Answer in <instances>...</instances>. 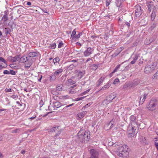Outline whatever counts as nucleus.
<instances>
[{
    "label": "nucleus",
    "mask_w": 158,
    "mask_h": 158,
    "mask_svg": "<svg viewBox=\"0 0 158 158\" xmlns=\"http://www.w3.org/2000/svg\"><path fill=\"white\" fill-rule=\"evenodd\" d=\"M83 130H81L77 134V136L79 138L82 139L80 141L82 143H86L89 140L90 138V132L88 131H86L84 135L82 134Z\"/></svg>",
    "instance_id": "obj_1"
},
{
    "label": "nucleus",
    "mask_w": 158,
    "mask_h": 158,
    "mask_svg": "<svg viewBox=\"0 0 158 158\" xmlns=\"http://www.w3.org/2000/svg\"><path fill=\"white\" fill-rule=\"evenodd\" d=\"M140 126V124L138 123L131 125V127H129L128 129V133L130 135V137H134L137 133L138 132L139 126Z\"/></svg>",
    "instance_id": "obj_2"
},
{
    "label": "nucleus",
    "mask_w": 158,
    "mask_h": 158,
    "mask_svg": "<svg viewBox=\"0 0 158 158\" xmlns=\"http://www.w3.org/2000/svg\"><path fill=\"white\" fill-rule=\"evenodd\" d=\"M128 146L125 145H123L120 148L119 152L118 154V155L121 157H127L128 156Z\"/></svg>",
    "instance_id": "obj_3"
},
{
    "label": "nucleus",
    "mask_w": 158,
    "mask_h": 158,
    "mask_svg": "<svg viewBox=\"0 0 158 158\" xmlns=\"http://www.w3.org/2000/svg\"><path fill=\"white\" fill-rule=\"evenodd\" d=\"M157 105V100L155 99H151L147 108L151 111L154 110L156 109V106Z\"/></svg>",
    "instance_id": "obj_4"
},
{
    "label": "nucleus",
    "mask_w": 158,
    "mask_h": 158,
    "mask_svg": "<svg viewBox=\"0 0 158 158\" xmlns=\"http://www.w3.org/2000/svg\"><path fill=\"white\" fill-rule=\"evenodd\" d=\"M155 69V67L152 64L149 63L145 67L144 72L146 73H148Z\"/></svg>",
    "instance_id": "obj_5"
},
{
    "label": "nucleus",
    "mask_w": 158,
    "mask_h": 158,
    "mask_svg": "<svg viewBox=\"0 0 158 158\" xmlns=\"http://www.w3.org/2000/svg\"><path fill=\"white\" fill-rule=\"evenodd\" d=\"M90 156L89 158H99V152L96 149H90Z\"/></svg>",
    "instance_id": "obj_6"
},
{
    "label": "nucleus",
    "mask_w": 158,
    "mask_h": 158,
    "mask_svg": "<svg viewBox=\"0 0 158 158\" xmlns=\"http://www.w3.org/2000/svg\"><path fill=\"white\" fill-rule=\"evenodd\" d=\"M94 49L93 48L88 47L84 52L83 55L85 57H87L90 56L93 52Z\"/></svg>",
    "instance_id": "obj_7"
},
{
    "label": "nucleus",
    "mask_w": 158,
    "mask_h": 158,
    "mask_svg": "<svg viewBox=\"0 0 158 158\" xmlns=\"http://www.w3.org/2000/svg\"><path fill=\"white\" fill-rule=\"evenodd\" d=\"M135 15L136 17H139L142 13V10L139 5H137L135 6Z\"/></svg>",
    "instance_id": "obj_8"
},
{
    "label": "nucleus",
    "mask_w": 158,
    "mask_h": 158,
    "mask_svg": "<svg viewBox=\"0 0 158 158\" xmlns=\"http://www.w3.org/2000/svg\"><path fill=\"white\" fill-rule=\"evenodd\" d=\"M148 8L149 13L151 12L152 10V11L156 10V7L152 2H150L148 3Z\"/></svg>",
    "instance_id": "obj_9"
},
{
    "label": "nucleus",
    "mask_w": 158,
    "mask_h": 158,
    "mask_svg": "<svg viewBox=\"0 0 158 158\" xmlns=\"http://www.w3.org/2000/svg\"><path fill=\"white\" fill-rule=\"evenodd\" d=\"M85 71L84 70L82 71L79 70H76L75 71V73L76 75L78 77V78L80 79L83 77L84 74H85Z\"/></svg>",
    "instance_id": "obj_10"
},
{
    "label": "nucleus",
    "mask_w": 158,
    "mask_h": 158,
    "mask_svg": "<svg viewBox=\"0 0 158 158\" xmlns=\"http://www.w3.org/2000/svg\"><path fill=\"white\" fill-rule=\"evenodd\" d=\"M39 52L37 51L31 52H30L28 54L29 58L39 56Z\"/></svg>",
    "instance_id": "obj_11"
},
{
    "label": "nucleus",
    "mask_w": 158,
    "mask_h": 158,
    "mask_svg": "<svg viewBox=\"0 0 158 158\" xmlns=\"http://www.w3.org/2000/svg\"><path fill=\"white\" fill-rule=\"evenodd\" d=\"M148 96V94L146 93H145L143 95H142L141 96L140 101L139 102V104L142 105L143 102L145 101V100L147 98Z\"/></svg>",
    "instance_id": "obj_12"
},
{
    "label": "nucleus",
    "mask_w": 158,
    "mask_h": 158,
    "mask_svg": "<svg viewBox=\"0 0 158 158\" xmlns=\"http://www.w3.org/2000/svg\"><path fill=\"white\" fill-rule=\"evenodd\" d=\"M20 7L18 9L17 13L19 14H21L22 12L24 11V8L23 6L21 5H19L14 7L13 8L14 9H16L17 8Z\"/></svg>",
    "instance_id": "obj_13"
},
{
    "label": "nucleus",
    "mask_w": 158,
    "mask_h": 158,
    "mask_svg": "<svg viewBox=\"0 0 158 158\" xmlns=\"http://www.w3.org/2000/svg\"><path fill=\"white\" fill-rule=\"evenodd\" d=\"M32 64V59H30L29 58L28 60L24 64L25 67L29 68L31 66Z\"/></svg>",
    "instance_id": "obj_14"
},
{
    "label": "nucleus",
    "mask_w": 158,
    "mask_h": 158,
    "mask_svg": "<svg viewBox=\"0 0 158 158\" xmlns=\"http://www.w3.org/2000/svg\"><path fill=\"white\" fill-rule=\"evenodd\" d=\"M53 105L54 109L58 108L62 106L61 103L59 102H54Z\"/></svg>",
    "instance_id": "obj_15"
},
{
    "label": "nucleus",
    "mask_w": 158,
    "mask_h": 158,
    "mask_svg": "<svg viewBox=\"0 0 158 158\" xmlns=\"http://www.w3.org/2000/svg\"><path fill=\"white\" fill-rule=\"evenodd\" d=\"M130 124H133L135 123H138L136 121V117L135 116L132 115L130 117Z\"/></svg>",
    "instance_id": "obj_16"
},
{
    "label": "nucleus",
    "mask_w": 158,
    "mask_h": 158,
    "mask_svg": "<svg viewBox=\"0 0 158 158\" xmlns=\"http://www.w3.org/2000/svg\"><path fill=\"white\" fill-rule=\"evenodd\" d=\"M10 57L11 58V60L12 62H16L18 60H19L20 58V55H16L14 57H12L10 56Z\"/></svg>",
    "instance_id": "obj_17"
},
{
    "label": "nucleus",
    "mask_w": 158,
    "mask_h": 158,
    "mask_svg": "<svg viewBox=\"0 0 158 158\" xmlns=\"http://www.w3.org/2000/svg\"><path fill=\"white\" fill-rule=\"evenodd\" d=\"M29 58V57H27L25 56H23L20 57L19 59L20 61L22 63L26 62L27 60H28V58Z\"/></svg>",
    "instance_id": "obj_18"
},
{
    "label": "nucleus",
    "mask_w": 158,
    "mask_h": 158,
    "mask_svg": "<svg viewBox=\"0 0 158 158\" xmlns=\"http://www.w3.org/2000/svg\"><path fill=\"white\" fill-rule=\"evenodd\" d=\"M111 82H108L106 85H105L100 89L99 91L102 90H105L107 89H108L111 86Z\"/></svg>",
    "instance_id": "obj_19"
},
{
    "label": "nucleus",
    "mask_w": 158,
    "mask_h": 158,
    "mask_svg": "<svg viewBox=\"0 0 158 158\" xmlns=\"http://www.w3.org/2000/svg\"><path fill=\"white\" fill-rule=\"evenodd\" d=\"M86 113V111L81 112L77 114L78 117L80 118H81L85 116Z\"/></svg>",
    "instance_id": "obj_20"
},
{
    "label": "nucleus",
    "mask_w": 158,
    "mask_h": 158,
    "mask_svg": "<svg viewBox=\"0 0 158 158\" xmlns=\"http://www.w3.org/2000/svg\"><path fill=\"white\" fill-rule=\"evenodd\" d=\"M63 71V69L62 68H60L57 69L54 73L55 75L56 76H58Z\"/></svg>",
    "instance_id": "obj_21"
},
{
    "label": "nucleus",
    "mask_w": 158,
    "mask_h": 158,
    "mask_svg": "<svg viewBox=\"0 0 158 158\" xmlns=\"http://www.w3.org/2000/svg\"><path fill=\"white\" fill-rule=\"evenodd\" d=\"M134 87L135 86L134 85V84H133L132 82H131L129 83L126 84L123 87V88L125 89L128 87H129V88H130Z\"/></svg>",
    "instance_id": "obj_22"
},
{
    "label": "nucleus",
    "mask_w": 158,
    "mask_h": 158,
    "mask_svg": "<svg viewBox=\"0 0 158 158\" xmlns=\"http://www.w3.org/2000/svg\"><path fill=\"white\" fill-rule=\"evenodd\" d=\"M110 125L111 128L115 126L116 124V120L114 118H113L111 121L108 122Z\"/></svg>",
    "instance_id": "obj_23"
},
{
    "label": "nucleus",
    "mask_w": 158,
    "mask_h": 158,
    "mask_svg": "<svg viewBox=\"0 0 158 158\" xmlns=\"http://www.w3.org/2000/svg\"><path fill=\"white\" fill-rule=\"evenodd\" d=\"M105 79L104 77H102L98 80V81L97 82V86H99L104 81V80Z\"/></svg>",
    "instance_id": "obj_24"
},
{
    "label": "nucleus",
    "mask_w": 158,
    "mask_h": 158,
    "mask_svg": "<svg viewBox=\"0 0 158 158\" xmlns=\"http://www.w3.org/2000/svg\"><path fill=\"white\" fill-rule=\"evenodd\" d=\"M106 98L107 100V101L110 103L112 101L114 98L115 97H112V95H110L107 97Z\"/></svg>",
    "instance_id": "obj_25"
},
{
    "label": "nucleus",
    "mask_w": 158,
    "mask_h": 158,
    "mask_svg": "<svg viewBox=\"0 0 158 158\" xmlns=\"http://www.w3.org/2000/svg\"><path fill=\"white\" fill-rule=\"evenodd\" d=\"M78 64V63L75 64V65L71 64H70L68 68L67 69L69 70H72L75 67L77 66Z\"/></svg>",
    "instance_id": "obj_26"
},
{
    "label": "nucleus",
    "mask_w": 158,
    "mask_h": 158,
    "mask_svg": "<svg viewBox=\"0 0 158 158\" xmlns=\"http://www.w3.org/2000/svg\"><path fill=\"white\" fill-rule=\"evenodd\" d=\"M156 10L152 11V13L151 15V20L153 21L154 20L156 16Z\"/></svg>",
    "instance_id": "obj_27"
},
{
    "label": "nucleus",
    "mask_w": 158,
    "mask_h": 158,
    "mask_svg": "<svg viewBox=\"0 0 158 158\" xmlns=\"http://www.w3.org/2000/svg\"><path fill=\"white\" fill-rule=\"evenodd\" d=\"M110 124L109 123H106L104 125V128L106 130H108L111 128V127L109 126Z\"/></svg>",
    "instance_id": "obj_28"
},
{
    "label": "nucleus",
    "mask_w": 158,
    "mask_h": 158,
    "mask_svg": "<svg viewBox=\"0 0 158 158\" xmlns=\"http://www.w3.org/2000/svg\"><path fill=\"white\" fill-rule=\"evenodd\" d=\"M56 75L53 73L52 75L50 77V80L52 81H54L56 78Z\"/></svg>",
    "instance_id": "obj_29"
},
{
    "label": "nucleus",
    "mask_w": 158,
    "mask_h": 158,
    "mask_svg": "<svg viewBox=\"0 0 158 158\" xmlns=\"http://www.w3.org/2000/svg\"><path fill=\"white\" fill-rule=\"evenodd\" d=\"M63 85L62 84H60L57 85L56 87V90L58 91H61L62 90Z\"/></svg>",
    "instance_id": "obj_30"
},
{
    "label": "nucleus",
    "mask_w": 158,
    "mask_h": 158,
    "mask_svg": "<svg viewBox=\"0 0 158 158\" xmlns=\"http://www.w3.org/2000/svg\"><path fill=\"white\" fill-rule=\"evenodd\" d=\"M76 29H75L72 31L71 35V37L74 39H75V36L76 35Z\"/></svg>",
    "instance_id": "obj_31"
},
{
    "label": "nucleus",
    "mask_w": 158,
    "mask_h": 158,
    "mask_svg": "<svg viewBox=\"0 0 158 158\" xmlns=\"http://www.w3.org/2000/svg\"><path fill=\"white\" fill-rule=\"evenodd\" d=\"M76 86V85H74L73 86H72L71 87L73 89H71L70 90V91L69 92L70 93L73 94H75L76 93V91L75 90H74L73 89V88Z\"/></svg>",
    "instance_id": "obj_32"
},
{
    "label": "nucleus",
    "mask_w": 158,
    "mask_h": 158,
    "mask_svg": "<svg viewBox=\"0 0 158 158\" xmlns=\"http://www.w3.org/2000/svg\"><path fill=\"white\" fill-rule=\"evenodd\" d=\"M59 127H54L50 129V131L52 132H55L57 130Z\"/></svg>",
    "instance_id": "obj_33"
},
{
    "label": "nucleus",
    "mask_w": 158,
    "mask_h": 158,
    "mask_svg": "<svg viewBox=\"0 0 158 158\" xmlns=\"http://www.w3.org/2000/svg\"><path fill=\"white\" fill-rule=\"evenodd\" d=\"M98 65L97 64H94L91 66V68L94 70H96L98 68Z\"/></svg>",
    "instance_id": "obj_34"
},
{
    "label": "nucleus",
    "mask_w": 158,
    "mask_h": 158,
    "mask_svg": "<svg viewBox=\"0 0 158 158\" xmlns=\"http://www.w3.org/2000/svg\"><path fill=\"white\" fill-rule=\"evenodd\" d=\"M116 6L117 7H119L121 4V1L119 0H117L115 2Z\"/></svg>",
    "instance_id": "obj_35"
},
{
    "label": "nucleus",
    "mask_w": 158,
    "mask_h": 158,
    "mask_svg": "<svg viewBox=\"0 0 158 158\" xmlns=\"http://www.w3.org/2000/svg\"><path fill=\"white\" fill-rule=\"evenodd\" d=\"M2 19L4 22H6L7 21L8 19V17L7 16V15L6 14V15H4L3 16Z\"/></svg>",
    "instance_id": "obj_36"
},
{
    "label": "nucleus",
    "mask_w": 158,
    "mask_h": 158,
    "mask_svg": "<svg viewBox=\"0 0 158 158\" xmlns=\"http://www.w3.org/2000/svg\"><path fill=\"white\" fill-rule=\"evenodd\" d=\"M124 62H123L121 64H118V65H117L116 67H115V69H114V71H113V73H115V72H116L117 71V70L119 69V68H120V66L122 64H123Z\"/></svg>",
    "instance_id": "obj_37"
},
{
    "label": "nucleus",
    "mask_w": 158,
    "mask_h": 158,
    "mask_svg": "<svg viewBox=\"0 0 158 158\" xmlns=\"http://www.w3.org/2000/svg\"><path fill=\"white\" fill-rule=\"evenodd\" d=\"M60 61V59L59 57H56L53 60V62L55 64L58 62Z\"/></svg>",
    "instance_id": "obj_38"
},
{
    "label": "nucleus",
    "mask_w": 158,
    "mask_h": 158,
    "mask_svg": "<svg viewBox=\"0 0 158 158\" xmlns=\"http://www.w3.org/2000/svg\"><path fill=\"white\" fill-rule=\"evenodd\" d=\"M56 43H54L50 45L49 47L50 48L52 49H53L56 48Z\"/></svg>",
    "instance_id": "obj_39"
},
{
    "label": "nucleus",
    "mask_w": 158,
    "mask_h": 158,
    "mask_svg": "<svg viewBox=\"0 0 158 158\" xmlns=\"http://www.w3.org/2000/svg\"><path fill=\"white\" fill-rule=\"evenodd\" d=\"M138 57L139 56L138 55H134L132 58L133 60L135 62L138 59Z\"/></svg>",
    "instance_id": "obj_40"
},
{
    "label": "nucleus",
    "mask_w": 158,
    "mask_h": 158,
    "mask_svg": "<svg viewBox=\"0 0 158 158\" xmlns=\"http://www.w3.org/2000/svg\"><path fill=\"white\" fill-rule=\"evenodd\" d=\"M82 34V33L81 32H78V34L75 36V39L76 40L79 38Z\"/></svg>",
    "instance_id": "obj_41"
},
{
    "label": "nucleus",
    "mask_w": 158,
    "mask_h": 158,
    "mask_svg": "<svg viewBox=\"0 0 158 158\" xmlns=\"http://www.w3.org/2000/svg\"><path fill=\"white\" fill-rule=\"evenodd\" d=\"M11 31L10 29L9 28H6L5 33L6 35L10 34V32Z\"/></svg>",
    "instance_id": "obj_42"
},
{
    "label": "nucleus",
    "mask_w": 158,
    "mask_h": 158,
    "mask_svg": "<svg viewBox=\"0 0 158 158\" xmlns=\"http://www.w3.org/2000/svg\"><path fill=\"white\" fill-rule=\"evenodd\" d=\"M158 78V71L153 75L152 77L153 79H157Z\"/></svg>",
    "instance_id": "obj_43"
},
{
    "label": "nucleus",
    "mask_w": 158,
    "mask_h": 158,
    "mask_svg": "<svg viewBox=\"0 0 158 158\" xmlns=\"http://www.w3.org/2000/svg\"><path fill=\"white\" fill-rule=\"evenodd\" d=\"M109 103H110V102L107 101L106 98L102 102V103H103V105H107Z\"/></svg>",
    "instance_id": "obj_44"
},
{
    "label": "nucleus",
    "mask_w": 158,
    "mask_h": 158,
    "mask_svg": "<svg viewBox=\"0 0 158 158\" xmlns=\"http://www.w3.org/2000/svg\"><path fill=\"white\" fill-rule=\"evenodd\" d=\"M147 39H146V40L145 41V43L146 45H148V44L151 43L152 42H153V40H152V39H149V42L148 43L147 42Z\"/></svg>",
    "instance_id": "obj_45"
},
{
    "label": "nucleus",
    "mask_w": 158,
    "mask_h": 158,
    "mask_svg": "<svg viewBox=\"0 0 158 158\" xmlns=\"http://www.w3.org/2000/svg\"><path fill=\"white\" fill-rule=\"evenodd\" d=\"M9 72L10 74H11L12 75H14L16 74L15 72L13 70H10Z\"/></svg>",
    "instance_id": "obj_46"
},
{
    "label": "nucleus",
    "mask_w": 158,
    "mask_h": 158,
    "mask_svg": "<svg viewBox=\"0 0 158 158\" xmlns=\"http://www.w3.org/2000/svg\"><path fill=\"white\" fill-rule=\"evenodd\" d=\"M64 44L63 42L62 41H60L58 44V48H60L62 47L63 46V45Z\"/></svg>",
    "instance_id": "obj_47"
},
{
    "label": "nucleus",
    "mask_w": 158,
    "mask_h": 158,
    "mask_svg": "<svg viewBox=\"0 0 158 158\" xmlns=\"http://www.w3.org/2000/svg\"><path fill=\"white\" fill-rule=\"evenodd\" d=\"M10 97L12 98L16 99L18 97V96L17 95H14L11 96Z\"/></svg>",
    "instance_id": "obj_48"
},
{
    "label": "nucleus",
    "mask_w": 158,
    "mask_h": 158,
    "mask_svg": "<svg viewBox=\"0 0 158 158\" xmlns=\"http://www.w3.org/2000/svg\"><path fill=\"white\" fill-rule=\"evenodd\" d=\"M111 2V0H107L106 1V6H108Z\"/></svg>",
    "instance_id": "obj_49"
},
{
    "label": "nucleus",
    "mask_w": 158,
    "mask_h": 158,
    "mask_svg": "<svg viewBox=\"0 0 158 158\" xmlns=\"http://www.w3.org/2000/svg\"><path fill=\"white\" fill-rule=\"evenodd\" d=\"M61 131H58V133L56 134L54 136V138L55 139H56L57 137V136H59L60 134Z\"/></svg>",
    "instance_id": "obj_50"
},
{
    "label": "nucleus",
    "mask_w": 158,
    "mask_h": 158,
    "mask_svg": "<svg viewBox=\"0 0 158 158\" xmlns=\"http://www.w3.org/2000/svg\"><path fill=\"white\" fill-rule=\"evenodd\" d=\"M61 131H58V133L56 134L54 136V138L55 139H56L57 137V136H59L60 134Z\"/></svg>",
    "instance_id": "obj_51"
},
{
    "label": "nucleus",
    "mask_w": 158,
    "mask_h": 158,
    "mask_svg": "<svg viewBox=\"0 0 158 158\" xmlns=\"http://www.w3.org/2000/svg\"><path fill=\"white\" fill-rule=\"evenodd\" d=\"M119 80L118 78H116L115 79L113 82V84L115 85L116 84L117 82H119Z\"/></svg>",
    "instance_id": "obj_52"
},
{
    "label": "nucleus",
    "mask_w": 158,
    "mask_h": 158,
    "mask_svg": "<svg viewBox=\"0 0 158 158\" xmlns=\"http://www.w3.org/2000/svg\"><path fill=\"white\" fill-rule=\"evenodd\" d=\"M155 145L156 148L158 150V140H156L155 143Z\"/></svg>",
    "instance_id": "obj_53"
},
{
    "label": "nucleus",
    "mask_w": 158,
    "mask_h": 158,
    "mask_svg": "<svg viewBox=\"0 0 158 158\" xmlns=\"http://www.w3.org/2000/svg\"><path fill=\"white\" fill-rule=\"evenodd\" d=\"M10 71H9L8 70H5L3 72V73L4 74H10Z\"/></svg>",
    "instance_id": "obj_54"
},
{
    "label": "nucleus",
    "mask_w": 158,
    "mask_h": 158,
    "mask_svg": "<svg viewBox=\"0 0 158 158\" xmlns=\"http://www.w3.org/2000/svg\"><path fill=\"white\" fill-rule=\"evenodd\" d=\"M19 131V129H17L15 130L12 131V133H16L18 132Z\"/></svg>",
    "instance_id": "obj_55"
},
{
    "label": "nucleus",
    "mask_w": 158,
    "mask_h": 158,
    "mask_svg": "<svg viewBox=\"0 0 158 158\" xmlns=\"http://www.w3.org/2000/svg\"><path fill=\"white\" fill-rule=\"evenodd\" d=\"M68 81L69 83H72V84L74 83V81H73L71 79H69L68 80Z\"/></svg>",
    "instance_id": "obj_56"
},
{
    "label": "nucleus",
    "mask_w": 158,
    "mask_h": 158,
    "mask_svg": "<svg viewBox=\"0 0 158 158\" xmlns=\"http://www.w3.org/2000/svg\"><path fill=\"white\" fill-rule=\"evenodd\" d=\"M126 26H127L128 27H129L130 26V24L128 22H124Z\"/></svg>",
    "instance_id": "obj_57"
},
{
    "label": "nucleus",
    "mask_w": 158,
    "mask_h": 158,
    "mask_svg": "<svg viewBox=\"0 0 158 158\" xmlns=\"http://www.w3.org/2000/svg\"><path fill=\"white\" fill-rule=\"evenodd\" d=\"M156 26V23H154L151 26V27L152 29H154Z\"/></svg>",
    "instance_id": "obj_58"
},
{
    "label": "nucleus",
    "mask_w": 158,
    "mask_h": 158,
    "mask_svg": "<svg viewBox=\"0 0 158 158\" xmlns=\"http://www.w3.org/2000/svg\"><path fill=\"white\" fill-rule=\"evenodd\" d=\"M5 91L8 92H12V89L10 88H9V89L6 88L5 89Z\"/></svg>",
    "instance_id": "obj_59"
},
{
    "label": "nucleus",
    "mask_w": 158,
    "mask_h": 158,
    "mask_svg": "<svg viewBox=\"0 0 158 158\" xmlns=\"http://www.w3.org/2000/svg\"><path fill=\"white\" fill-rule=\"evenodd\" d=\"M133 84H134V86H135L137 85H138L139 83L138 81H135L134 82H132Z\"/></svg>",
    "instance_id": "obj_60"
},
{
    "label": "nucleus",
    "mask_w": 158,
    "mask_h": 158,
    "mask_svg": "<svg viewBox=\"0 0 158 158\" xmlns=\"http://www.w3.org/2000/svg\"><path fill=\"white\" fill-rule=\"evenodd\" d=\"M42 10L45 13L48 14V12L47 11V10L46 9H42Z\"/></svg>",
    "instance_id": "obj_61"
},
{
    "label": "nucleus",
    "mask_w": 158,
    "mask_h": 158,
    "mask_svg": "<svg viewBox=\"0 0 158 158\" xmlns=\"http://www.w3.org/2000/svg\"><path fill=\"white\" fill-rule=\"evenodd\" d=\"M88 104H87V105H85V106H83L82 107V110H84L85 108H87L88 107Z\"/></svg>",
    "instance_id": "obj_62"
},
{
    "label": "nucleus",
    "mask_w": 158,
    "mask_h": 158,
    "mask_svg": "<svg viewBox=\"0 0 158 158\" xmlns=\"http://www.w3.org/2000/svg\"><path fill=\"white\" fill-rule=\"evenodd\" d=\"M43 103H44L43 101H42V100H41V101L40 102V106H42L43 105Z\"/></svg>",
    "instance_id": "obj_63"
},
{
    "label": "nucleus",
    "mask_w": 158,
    "mask_h": 158,
    "mask_svg": "<svg viewBox=\"0 0 158 158\" xmlns=\"http://www.w3.org/2000/svg\"><path fill=\"white\" fill-rule=\"evenodd\" d=\"M73 105H74V103H72V104H69V105L66 106L65 107V108H68V107H69L70 106H73Z\"/></svg>",
    "instance_id": "obj_64"
}]
</instances>
